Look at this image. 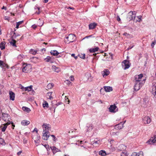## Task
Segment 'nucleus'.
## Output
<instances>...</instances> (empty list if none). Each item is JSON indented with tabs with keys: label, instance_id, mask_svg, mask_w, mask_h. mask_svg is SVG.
Instances as JSON below:
<instances>
[{
	"label": "nucleus",
	"instance_id": "f257e3e1",
	"mask_svg": "<svg viewBox=\"0 0 156 156\" xmlns=\"http://www.w3.org/2000/svg\"><path fill=\"white\" fill-rule=\"evenodd\" d=\"M146 80L145 79H143V81L141 82H138L134 81L135 85L134 87V89L135 90L138 91L140 88V87L142 86L143 85L145 81Z\"/></svg>",
	"mask_w": 156,
	"mask_h": 156
},
{
	"label": "nucleus",
	"instance_id": "f03ea898",
	"mask_svg": "<svg viewBox=\"0 0 156 156\" xmlns=\"http://www.w3.org/2000/svg\"><path fill=\"white\" fill-rule=\"evenodd\" d=\"M136 12L135 11H130L128 13L127 18L129 21L134 20L136 17Z\"/></svg>",
	"mask_w": 156,
	"mask_h": 156
},
{
	"label": "nucleus",
	"instance_id": "7ed1b4c3",
	"mask_svg": "<svg viewBox=\"0 0 156 156\" xmlns=\"http://www.w3.org/2000/svg\"><path fill=\"white\" fill-rule=\"evenodd\" d=\"M130 64L128 60H125L122 62V66L124 69L126 70L130 67Z\"/></svg>",
	"mask_w": 156,
	"mask_h": 156
},
{
	"label": "nucleus",
	"instance_id": "20e7f679",
	"mask_svg": "<svg viewBox=\"0 0 156 156\" xmlns=\"http://www.w3.org/2000/svg\"><path fill=\"white\" fill-rule=\"evenodd\" d=\"M66 38L67 41L69 42L68 43H69L73 42L76 39V36L74 34H70L68 36L66 37Z\"/></svg>",
	"mask_w": 156,
	"mask_h": 156
},
{
	"label": "nucleus",
	"instance_id": "39448f33",
	"mask_svg": "<svg viewBox=\"0 0 156 156\" xmlns=\"http://www.w3.org/2000/svg\"><path fill=\"white\" fill-rule=\"evenodd\" d=\"M144 79L143 77V74H140L139 75H136L134 77V81L138 82H141L143 81L142 79Z\"/></svg>",
	"mask_w": 156,
	"mask_h": 156
},
{
	"label": "nucleus",
	"instance_id": "423d86ee",
	"mask_svg": "<svg viewBox=\"0 0 156 156\" xmlns=\"http://www.w3.org/2000/svg\"><path fill=\"white\" fill-rule=\"evenodd\" d=\"M109 109L110 112L112 113H115L118 111V108L115 105H111Z\"/></svg>",
	"mask_w": 156,
	"mask_h": 156
},
{
	"label": "nucleus",
	"instance_id": "0eeeda50",
	"mask_svg": "<svg viewBox=\"0 0 156 156\" xmlns=\"http://www.w3.org/2000/svg\"><path fill=\"white\" fill-rule=\"evenodd\" d=\"M50 136V133L49 131H43L42 138L44 140H48Z\"/></svg>",
	"mask_w": 156,
	"mask_h": 156
},
{
	"label": "nucleus",
	"instance_id": "6e6552de",
	"mask_svg": "<svg viewBox=\"0 0 156 156\" xmlns=\"http://www.w3.org/2000/svg\"><path fill=\"white\" fill-rule=\"evenodd\" d=\"M151 121L150 118L148 116H145L143 118V122L144 124H148Z\"/></svg>",
	"mask_w": 156,
	"mask_h": 156
},
{
	"label": "nucleus",
	"instance_id": "1a4fd4ad",
	"mask_svg": "<svg viewBox=\"0 0 156 156\" xmlns=\"http://www.w3.org/2000/svg\"><path fill=\"white\" fill-rule=\"evenodd\" d=\"M31 68L30 65H26L23 67L22 69L23 72L25 73H28L30 71Z\"/></svg>",
	"mask_w": 156,
	"mask_h": 156
},
{
	"label": "nucleus",
	"instance_id": "9d476101",
	"mask_svg": "<svg viewBox=\"0 0 156 156\" xmlns=\"http://www.w3.org/2000/svg\"><path fill=\"white\" fill-rule=\"evenodd\" d=\"M2 118L5 121L7 122L10 119V116L7 114L3 113Z\"/></svg>",
	"mask_w": 156,
	"mask_h": 156
},
{
	"label": "nucleus",
	"instance_id": "9b49d317",
	"mask_svg": "<svg viewBox=\"0 0 156 156\" xmlns=\"http://www.w3.org/2000/svg\"><path fill=\"white\" fill-rule=\"evenodd\" d=\"M125 122V121L124 122H122L119 124L115 125V129H122L124 127L123 125Z\"/></svg>",
	"mask_w": 156,
	"mask_h": 156
},
{
	"label": "nucleus",
	"instance_id": "f8f14e48",
	"mask_svg": "<svg viewBox=\"0 0 156 156\" xmlns=\"http://www.w3.org/2000/svg\"><path fill=\"white\" fill-rule=\"evenodd\" d=\"M152 87V93L154 96L156 98V83H153Z\"/></svg>",
	"mask_w": 156,
	"mask_h": 156
},
{
	"label": "nucleus",
	"instance_id": "ddd939ff",
	"mask_svg": "<svg viewBox=\"0 0 156 156\" xmlns=\"http://www.w3.org/2000/svg\"><path fill=\"white\" fill-rule=\"evenodd\" d=\"M49 124H44L42 125V127L43 129V131H48L49 129H50V127L49 126Z\"/></svg>",
	"mask_w": 156,
	"mask_h": 156
},
{
	"label": "nucleus",
	"instance_id": "4468645a",
	"mask_svg": "<svg viewBox=\"0 0 156 156\" xmlns=\"http://www.w3.org/2000/svg\"><path fill=\"white\" fill-rule=\"evenodd\" d=\"M9 95L10 99L12 101H14L15 99V94L12 91H10L9 92Z\"/></svg>",
	"mask_w": 156,
	"mask_h": 156
},
{
	"label": "nucleus",
	"instance_id": "2eb2a0df",
	"mask_svg": "<svg viewBox=\"0 0 156 156\" xmlns=\"http://www.w3.org/2000/svg\"><path fill=\"white\" fill-rule=\"evenodd\" d=\"M147 143L150 144H156V141H155V140H154L153 137H152L151 139H149L148 141L147 142Z\"/></svg>",
	"mask_w": 156,
	"mask_h": 156
},
{
	"label": "nucleus",
	"instance_id": "dca6fc26",
	"mask_svg": "<svg viewBox=\"0 0 156 156\" xmlns=\"http://www.w3.org/2000/svg\"><path fill=\"white\" fill-rule=\"evenodd\" d=\"M126 148V146L123 144H121L118 147V150L119 151H125Z\"/></svg>",
	"mask_w": 156,
	"mask_h": 156
},
{
	"label": "nucleus",
	"instance_id": "f3484780",
	"mask_svg": "<svg viewBox=\"0 0 156 156\" xmlns=\"http://www.w3.org/2000/svg\"><path fill=\"white\" fill-rule=\"evenodd\" d=\"M131 156H144V155L143 152L140 151L138 153L134 152L132 154Z\"/></svg>",
	"mask_w": 156,
	"mask_h": 156
},
{
	"label": "nucleus",
	"instance_id": "a211bd4d",
	"mask_svg": "<svg viewBox=\"0 0 156 156\" xmlns=\"http://www.w3.org/2000/svg\"><path fill=\"white\" fill-rule=\"evenodd\" d=\"M104 88L106 92H109L113 90L112 88L110 86H104Z\"/></svg>",
	"mask_w": 156,
	"mask_h": 156
},
{
	"label": "nucleus",
	"instance_id": "6ab92c4d",
	"mask_svg": "<svg viewBox=\"0 0 156 156\" xmlns=\"http://www.w3.org/2000/svg\"><path fill=\"white\" fill-rule=\"evenodd\" d=\"M50 148L51 150L52 151L53 153L54 154L56 153L57 152H60L61 151L60 149L56 147H50Z\"/></svg>",
	"mask_w": 156,
	"mask_h": 156
},
{
	"label": "nucleus",
	"instance_id": "aec40b11",
	"mask_svg": "<svg viewBox=\"0 0 156 156\" xmlns=\"http://www.w3.org/2000/svg\"><path fill=\"white\" fill-rule=\"evenodd\" d=\"M30 122L29 121L27 120H22L21 122V124L22 125L25 126H27L30 124Z\"/></svg>",
	"mask_w": 156,
	"mask_h": 156
},
{
	"label": "nucleus",
	"instance_id": "412c9836",
	"mask_svg": "<svg viewBox=\"0 0 156 156\" xmlns=\"http://www.w3.org/2000/svg\"><path fill=\"white\" fill-rule=\"evenodd\" d=\"M52 69L54 71L57 72L58 73L60 71V68L58 67H57L55 66H52Z\"/></svg>",
	"mask_w": 156,
	"mask_h": 156
},
{
	"label": "nucleus",
	"instance_id": "4be33fe9",
	"mask_svg": "<svg viewBox=\"0 0 156 156\" xmlns=\"http://www.w3.org/2000/svg\"><path fill=\"white\" fill-rule=\"evenodd\" d=\"M97 25V24L94 23H90L89 26V29H92L94 28Z\"/></svg>",
	"mask_w": 156,
	"mask_h": 156
},
{
	"label": "nucleus",
	"instance_id": "5701e85b",
	"mask_svg": "<svg viewBox=\"0 0 156 156\" xmlns=\"http://www.w3.org/2000/svg\"><path fill=\"white\" fill-rule=\"evenodd\" d=\"M5 41H2L0 44V48L1 50H3L5 48Z\"/></svg>",
	"mask_w": 156,
	"mask_h": 156
},
{
	"label": "nucleus",
	"instance_id": "b1692460",
	"mask_svg": "<svg viewBox=\"0 0 156 156\" xmlns=\"http://www.w3.org/2000/svg\"><path fill=\"white\" fill-rule=\"evenodd\" d=\"M103 77L108 75L110 73V72L108 69H105L103 71Z\"/></svg>",
	"mask_w": 156,
	"mask_h": 156
},
{
	"label": "nucleus",
	"instance_id": "393cba45",
	"mask_svg": "<svg viewBox=\"0 0 156 156\" xmlns=\"http://www.w3.org/2000/svg\"><path fill=\"white\" fill-rule=\"evenodd\" d=\"M99 48L98 47H97L94 48H90L89 50V51L91 53L94 52L98 51Z\"/></svg>",
	"mask_w": 156,
	"mask_h": 156
},
{
	"label": "nucleus",
	"instance_id": "a878e982",
	"mask_svg": "<svg viewBox=\"0 0 156 156\" xmlns=\"http://www.w3.org/2000/svg\"><path fill=\"white\" fill-rule=\"evenodd\" d=\"M50 53L51 55L54 56H57L59 53L56 50H55L51 51Z\"/></svg>",
	"mask_w": 156,
	"mask_h": 156
},
{
	"label": "nucleus",
	"instance_id": "bb28decb",
	"mask_svg": "<svg viewBox=\"0 0 156 156\" xmlns=\"http://www.w3.org/2000/svg\"><path fill=\"white\" fill-rule=\"evenodd\" d=\"M52 92H48L47 93V98L50 100H52L53 99V97L51 96V94Z\"/></svg>",
	"mask_w": 156,
	"mask_h": 156
},
{
	"label": "nucleus",
	"instance_id": "cd10ccee",
	"mask_svg": "<svg viewBox=\"0 0 156 156\" xmlns=\"http://www.w3.org/2000/svg\"><path fill=\"white\" fill-rule=\"evenodd\" d=\"M22 109L24 111H25L27 112H30L31 110L30 109L27 107L23 106L22 107Z\"/></svg>",
	"mask_w": 156,
	"mask_h": 156
},
{
	"label": "nucleus",
	"instance_id": "c85d7f7f",
	"mask_svg": "<svg viewBox=\"0 0 156 156\" xmlns=\"http://www.w3.org/2000/svg\"><path fill=\"white\" fill-rule=\"evenodd\" d=\"M123 35L126 36L128 38H131L133 37L132 35L126 33H125L123 34Z\"/></svg>",
	"mask_w": 156,
	"mask_h": 156
},
{
	"label": "nucleus",
	"instance_id": "c756f323",
	"mask_svg": "<svg viewBox=\"0 0 156 156\" xmlns=\"http://www.w3.org/2000/svg\"><path fill=\"white\" fill-rule=\"evenodd\" d=\"M16 41L15 40H14L12 38V41L10 42V44L12 45L14 47H16Z\"/></svg>",
	"mask_w": 156,
	"mask_h": 156
},
{
	"label": "nucleus",
	"instance_id": "7c9ffc66",
	"mask_svg": "<svg viewBox=\"0 0 156 156\" xmlns=\"http://www.w3.org/2000/svg\"><path fill=\"white\" fill-rule=\"evenodd\" d=\"M99 154L102 156H105L106 154L105 151L103 150L100 151L99 152Z\"/></svg>",
	"mask_w": 156,
	"mask_h": 156
},
{
	"label": "nucleus",
	"instance_id": "2f4dec72",
	"mask_svg": "<svg viewBox=\"0 0 156 156\" xmlns=\"http://www.w3.org/2000/svg\"><path fill=\"white\" fill-rule=\"evenodd\" d=\"M54 84L53 83H49L47 86V87L48 89H50L52 88L54 86Z\"/></svg>",
	"mask_w": 156,
	"mask_h": 156
},
{
	"label": "nucleus",
	"instance_id": "473e14b6",
	"mask_svg": "<svg viewBox=\"0 0 156 156\" xmlns=\"http://www.w3.org/2000/svg\"><path fill=\"white\" fill-rule=\"evenodd\" d=\"M45 60L47 62H52V61L51 59V58L50 56H47L46 58H45Z\"/></svg>",
	"mask_w": 156,
	"mask_h": 156
},
{
	"label": "nucleus",
	"instance_id": "72a5a7b5",
	"mask_svg": "<svg viewBox=\"0 0 156 156\" xmlns=\"http://www.w3.org/2000/svg\"><path fill=\"white\" fill-rule=\"evenodd\" d=\"M32 86L31 85L25 88V90L30 91L31 90L32 88Z\"/></svg>",
	"mask_w": 156,
	"mask_h": 156
},
{
	"label": "nucleus",
	"instance_id": "f704fd0d",
	"mask_svg": "<svg viewBox=\"0 0 156 156\" xmlns=\"http://www.w3.org/2000/svg\"><path fill=\"white\" fill-rule=\"evenodd\" d=\"M23 21H20L18 22H17L16 24V28L17 29L19 27V25H20L21 24H22L23 23Z\"/></svg>",
	"mask_w": 156,
	"mask_h": 156
},
{
	"label": "nucleus",
	"instance_id": "c9c22d12",
	"mask_svg": "<svg viewBox=\"0 0 156 156\" xmlns=\"http://www.w3.org/2000/svg\"><path fill=\"white\" fill-rule=\"evenodd\" d=\"M43 106L44 108L45 107L48 108V104L46 101H45L43 104Z\"/></svg>",
	"mask_w": 156,
	"mask_h": 156
},
{
	"label": "nucleus",
	"instance_id": "e433bc0d",
	"mask_svg": "<svg viewBox=\"0 0 156 156\" xmlns=\"http://www.w3.org/2000/svg\"><path fill=\"white\" fill-rule=\"evenodd\" d=\"M0 144L3 145H5L6 144L5 141L4 139L1 138H0Z\"/></svg>",
	"mask_w": 156,
	"mask_h": 156
},
{
	"label": "nucleus",
	"instance_id": "4c0bfd02",
	"mask_svg": "<svg viewBox=\"0 0 156 156\" xmlns=\"http://www.w3.org/2000/svg\"><path fill=\"white\" fill-rule=\"evenodd\" d=\"M13 34L12 36V38H15L17 37L18 36H20V35L19 34H17L16 35L15 32L14 31H13Z\"/></svg>",
	"mask_w": 156,
	"mask_h": 156
},
{
	"label": "nucleus",
	"instance_id": "58836bf2",
	"mask_svg": "<svg viewBox=\"0 0 156 156\" xmlns=\"http://www.w3.org/2000/svg\"><path fill=\"white\" fill-rule=\"evenodd\" d=\"M30 53L33 55H35L37 53V51L34 50L33 49H31L30 51Z\"/></svg>",
	"mask_w": 156,
	"mask_h": 156
},
{
	"label": "nucleus",
	"instance_id": "ea45409f",
	"mask_svg": "<svg viewBox=\"0 0 156 156\" xmlns=\"http://www.w3.org/2000/svg\"><path fill=\"white\" fill-rule=\"evenodd\" d=\"M7 126L5 124L4 125V126L2 128V131L3 132H5L7 128Z\"/></svg>",
	"mask_w": 156,
	"mask_h": 156
},
{
	"label": "nucleus",
	"instance_id": "a19ab883",
	"mask_svg": "<svg viewBox=\"0 0 156 156\" xmlns=\"http://www.w3.org/2000/svg\"><path fill=\"white\" fill-rule=\"evenodd\" d=\"M92 143L93 145L94 144H99L100 143V141L99 140H94L93 141H92Z\"/></svg>",
	"mask_w": 156,
	"mask_h": 156
},
{
	"label": "nucleus",
	"instance_id": "79ce46f5",
	"mask_svg": "<svg viewBox=\"0 0 156 156\" xmlns=\"http://www.w3.org/2000/svg\"><path fill=\"white\" fill-rule=\"evenodd\" d=\"M128 154L127 152L126 151H124V152H123L121 154V156H127Z\"/></svg>",
	"mask_w": 156,
	"mask_h": 156
},
{
	"label": "nucleus",
	"instance_id": "37998d69",
	"mask_svg": "<svg viewBox=\"0 0 156 156\" xmlns=\"http://www.w3.org/2000/svg\"><path fill=\"white\" fill-rule=\"evenodd\" d=\"M78 56L80 57L82 59H84L85 58V54H79Z\"/></svg>",
	"mask_w": 156,
	"mask_h": 156
},
{
	"label": "nucleus",
	"instance_id": "c03bdc74",
	"mask_svg": "<svg viewBox=\"0 0 156 156\" xmlns=\"http://www.w3.org/2000/svg\"><path fill=\"white\" fill-rule=\"evenodd\" d=\"M51 136L52 137V140L54 141H55L57 140V139L54 135H51Z\"/></svg>",
	"mask_w": 156,
	"mask_h": 156
},
{
	"label": "nucleus",
	"instance_id": "a18cd8bd",
	"mask_svg": "<svg viewBox=\"0 0 156 156\" xmlns=\"http://www.w3.org/2000/svg\"><path fill=\"white\" fill-rule=\"evenodd\" d=\"M141 17H142V16H138L137 18H138V20L136 21V22H140L141 20Z\"/></svg>",
	"mask_w": 156,
	"mask_h": 156
},
{
	"label": "nucleus",
	"instance_id": "49530a36",
	"mask_svg": "<svg viewBox=\"0 0 156 156\" xmlns=\"http://www.w3.org/2000/svg\"><path fill=\"white\" fill-rule=\"evenodd\" d=\"M9 122H7L5 124V125H6V126H7L11 124H13V122H11L9 120V121H8Z\"/></svg>",
	"mask_w": 156,
	"mask_h": 156
},
{
	"label": "nucleus",
	"instance_id": "de8ad7c7",
	"mask_svg": "<svg viewBox=\"0 0 156 156\" xmlns=\"http://www.w3.org/2000/svg\"><path fill=\"white\" fill-rule=\"evenodd\" d=\"M39 139H40V137L39 136H37V139H36L35 140H34V141L36 143H37V141L39 140Z\"/></svg>",
	"mask_w": 156,
	"mask_h": 156
},
{
	"label": "nucleus",
	"instance_id": "09e8293b",
	"mask_svg": "<svg viewBox=\"0 0 156 156\" xmlns=\"http://www.w3.org/2000/svg\"><path fill=\"white\" fill-rule=\"evenodd\" d=\"M2 67H6L7 68H9V66H8V65L4 63H3V65Z\"/></svg>",
	"mask_w": 156,
	"mask_h": 156
},
{
	"label": "nucleus",
	"instance_id": "8fccbe9b",
	"mask_svg": "<svg viewBox=\"0 0 156 156\" xmlns=\"http://www.w3.org/2000/svg\"><path fill=\"white\" fill-rule=\"evenodd\" d=\"M65 83L67 84V85H69L71 83V82L68 80H66L65 81Z\"/></svg>",
	"mask_w": 156,
	"mask_h": 156
},
{
	"label": "nucleus",
	"instance_id": "3c124183",
	"mask_svg": "<svg viewBox=\"0 0 156 156\" xmlns=\"http://www.w3.org/2000/svg\"><path fill=\"white\" fill-rule=\"evenodd\" d=\"M42 145L43 146H44L47 150H48V148L49 149V145H47V144H45V145H43V144H42Z\"/></svg>",
	"mask_w": 156,
	"mask_h": 156
},
{
	"label": "nucleus",
	"instance_id": "603ef678",
	"mask_svg": "<svg viewBox=\"0 0 156 156\" xmlns=\"http://www.w3.org/2000/svg\"><path fill=\"white\" fill-rule=\"evenodd\" d=\"M71 56L72 57H73L76 59L77 58V56H75L74 54H72L71 55Z\"/></svg>",
	"mask_w": 156,
	"mask_h": 156
},
{
	"label": "nucleus",
	"instance_id": "864d4df0",
	"mask_svg": "<svg viewBox=\"0 0 156 156\" xmlns=\"http://www.w3.org/2000/svg\"><path fill=\"white\" fill-rule=\"evenodd\" d=\"M32 27L33 29H35L37 28V26L36 25L34 24L32 26Z\"/></svg>",
	"mask_w": 156,
	"mask_h": 156
},
{
	"label": "nucleus",
	"instance_id": "5fc2aeb1",
	"mask_svg": "<svg viewBox=\"0 0 156 156\" xmlns=\"http://www.w3.org/2000/svg\"><path fill=\"white\" fill-rule=\"evenodd\" d=\"M3 63H4L3 61H1V60H0V66H2H2Z\"/></svg>",
	"mask_w": 156,
	"mask_h": 156
},
{
	"label": "nucleus",
	"instance_id": "6e6d98bb",
	"mask_svg": "<svg viewBox=\"0 0 156 156\" xmlns=\"http://www.w3.org/2000/svg\"><path fill=\"white\" fill-rule=\"evenodd\" d=\"M70 80L72 81H73L74 80V78L73 77V76H71L70 77Z\"/></svg>",
	"mask_w": 156,
	"mask_h": 156
},
{
	"label": "nucleus",
	"instance_id": "4d7b16f0",
	"mask_svg": "<svg viewBox=\"0 0 156 156\" xmlns=\"http://www.w3.org/2000/svg\"><path fill=\"white\" fill-rule=\"evenodd\" d=\"M93 129V127L92 126H89L87 130V131H89L90 130L92 129Z\"/></svg>",
	"mask_w": 156,
	"mask_h": 156
},
{
	"label": "nucleus",
	"instance_id": "13d9d810",
	"mask_svg": "<svg viewBox=\"0 0 156 156\" xmlns=\"http://www.w3.org/2000/svg\"><path fill=\"white\" fill-rule=\"evenodd\" d=\"M117 20L118 21H120L121 19L119 17V16H118L117 17Z\"/></svg>",
	"mask_w": 156,
	"mask_h": 156
},
{
	"label": "nucleus",
	"instance_id": "bf43d9fd",
	"mask_svg": "<svg viewBox=\"0 0 156 156\" xmlns=\"http://www.w3.org/2000/svg\"><path fill=\"white\" fill-rule=\"evenodd\" d=\"M155 43H156L155 41L153 42L151 44L152 46L153 47L154 45L155 44Z\"/></svg>",
	"mask_w": 156,
	"mask_h": 156
},
{
	"label": "nucleus",
	"instance_id": "052dcab7",
	"mask_svg": "<svg viewBox=\"0 0 156 156\" xmlns=\"http://www.w3.org/2000/svg\"><path fill=\"white\" fill-rule=\"evenodd\" d=\"M35 131L36 132V133H37V132H38V129H37V128H35L33 130V131Z\"/></svg>",
	"mask_w": 156,
	"mask_h": 156
},
{
	"label": "nucleus",
	"instance_id": "680f3d73",
	"mask_svg": "<svg viewBox=\"0 0 156 156\" xmlns=\"http://www.w3.org/2000/svg\"><path fill=\"white\" fill-rule=\"evenodd\" d=\"M134 45H133L131 47V46H129L128 48H127V49L128 50H129V49H132L133 47H134Z\"/></svg>",
	"mask_w": 156,
	"mask_h": 156
},
{
	"label": "nucleus",
	"instance_id": "e2e57ef3",
	"mask_svg": "<svg viewBox=\"0 0 156 156\" xmlns=\"http://www.w3.org/2000/svg\"><path fill=\"white\" fill-rule=\"evenodd\" d=\"M22 153V151H20L18 152V153H17V154L19 155H20L21 153Z\"/></svg>",
	"mask_w": 156,
	"mask_h": 156
},
{
	"label": "nucleus",
	"instance_id": "0e129e2a",
	"mask_svg": "<svg viewBox=\"0 0 156 156\" xmlns=\"http://www.w3.org/2000/svg\"><path fill=\"white\" fill-rule=\"evenodd\" d=\"M4 19L5 20H9V18L8 17H7L6 16H5L4 18Z\"/></svg>",
	"mask_w": 156,
	"mask_h": 156
},
{
	"label": "nucleus",
	"instance_id": "69168bd1",
	"mask_svg": "<svg viewBox=\"0 0 156 156\" xmlns=\"http://www.w3.org/2000/svg\"><path fill=\"white\" fill-rule=\"evenodd\" d=\"M6 9H7V8H6V7H5L4 6H3L2 8V9H4L5 10H6Z\"/></svg>",
	"mask_w": 156,
	"mask_h": 156
},
{
	"label": "nucleus",
	"instance_id": "338daca9",
	"mask_svg": "<svg viewBox=\"0 0 156 156\" xmlns=\"http://www.w3.org/2000/svg\"><path fill=\"white\" fill-rule=\"evenodd\" d=\"M67 9H72V10H73L74 9V8H73V7H67Z\"/></svg>",
	"mask_w": 156,
	"mask_h": 156
},
{
	"label": "nucleus",
	"instance_id": "774afa93",
	"mask_svg": "<svg viewBox=\"0 0 156 156\" xmlns=\"http://www.w3.org/2000/svg\"><path fill=\"white\" fill-rule=\"evenodd\" d=\"M38 136V135H37L36 136H34L33 138V139L34 140H35L37 139V136Z\"/></svg>",
	"mask_w": 156,
	"mask_h": 156
}]
</instances>
